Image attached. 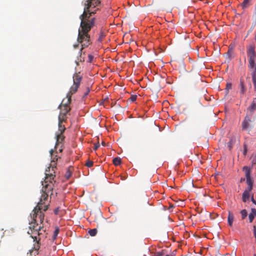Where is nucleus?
<instances>
[{
    "mask_svg": "<svg viewBox=\"0 0 256 256\" xmlns=\"http://www.w3.org/2000/svg\"><path fill=\"white\" fill-rule=\"evenodd\" d=\"M43 186L41 190L42 196H40L39 202L37 206L34 208L32 212L30 214V218L32 220L30 222L29 228L31 232L28 231V234H31L32 238L34 239V241L36 242V243L34 244V248L32 250H30V253H32L33 250L38 251L40 248V243L39 238H38L36 236H33V234L40 235V231L42 228V226H38L37 223V218L39 219V221L42 224L44 220V214L42 212H46L48 207V196L52 194V192L54 188V184H42Z\"/></svg>",
    "mask_w": 256,
    "mask_h": 256,
    "instance_id": "obj_1",
    "label": "nucleus"
},
{
    "mask_svg": "<svg viewBox=\"0 0 256 256\" xmlns=\"http://www.w3.org/2000/svg\"><path fill=\"white\" fill-rule=\"evenodd\" d=\"M100 4V0H86L84 2V10L80 16L81 22L78 37V42L82 46L80 51V54L84 48L88 47L92 43L88 32L94 26L96 18L91 16L96 12L99 8L93 9Z\"/></svg>",
    "mask_w": 256,
    "mask_h": 256,
    "instance_id": "obj_2",
    "label": "nucleus"
},
{
    "mask_svg": "<svg viewBox=\"0 0 256 256\" xmlns=\"http://www.w3.org/2000/svg\"><path fill=\"white\" fill-rule=\"evenodd\" d=\"M66 120V114H64L60 113L58 116V130L56 134V144H60L64 142L65 138L63 134V132L66 130L64 125L63 124V122Z\"/></svg>",
    "mask_w": 256,
    "mask_h": 256,
    "instance_id": "obj_3",
    "label": "nucleus"
},
{
    "mask_svg": "<svg viewBox=\"0 0 256 256\" xmlns=\"http://www.w3.org/2000/svg\"><path fill=\"white\" fill-rule=\"evenodd\" d=\"M56 163L55 161V158H53V160H52L50 166L48 167L46 170V176L44 182H42V184H52L54 185L56 181L54 180L56 177L55 175V169L56 168Z\"/></svg>",
    "mask_w": 256,
    "mask_h": 256,
    "instance_id": "obj_4",
    "label": "nucleus"
},
{
    "mask_svg": "<svg viewBox=\"0 0 256 256\" xmlns=\"http://www.w3.org/2000/svg\"><path fill=\"white\" fill-rule=\"evenodd\" d=\"M82 80V76L80 74V72H76L74 74L73 76V82L74 86H71L70 88V90H71V92L76 93L78 88L80 86V84Z\"/></svg>",
    "mask_w": 256,
    "mask_h": 256,
    "instance_id": "obj_5",
    "label": "nucleus"
},
{
    "mask_svg": "<svg viewBox=\"0 0 256 256\" xmlns=\"http://www.w3.org/2000/svg\"><path fill=\"white\" fill-rule=\"evenodd\" d=\"M246 117L255 120L256 118V100H254L250 105L248 108Z\"/></svg>",
    "mask_w": 256,
    "mask_h": 256,
    "instance_id": "obj_6",
    "label": "nucleus"
},
{
    "mask_svg": "<svg viewBox=\"0 0 256 256\" xmlns=\"http://www.w3.org/2000/svg\"><path fill=\"white\" fill-rule=\"evenodd\" d=\"M254 120L252 118L247 117L244 118V120L242 124V130L247 131L249 132L253 128L252 122Z\"/></svg>",
    "mask_w": 256,
    "mask_h": 256,
    "instance_id": "obj_7",
    "label": "nucleus"
},
{
    "mask_svg": "<svg viewBox=\"0 0 256 256\" xmlns=\"http://www.w3.org/2000/svg\"><path fill=\"white\" fill-rule=\"evenodd\" d=\"M247 54L249 58V64H253L254 62L256 57V52H255V47L252 44H250L247 48Z\"/></svg>",
    "mask_w": 256,
    "mask_h": 256,
    "instance_id": "obj_8",
    "label": "nucleus"
},
{
    "mask_svg": "<svg viewBox=\"0 0 256 256\" xmlns=\"http://www.w3.org/2000/svg\"><path fill=\"white\" fill-rule=\"evenodd\" d=\"M62 150V145H55L54 149L50 150L52 160H53V158H55V161H57L60 156L55 154H58V152H61Z\"/></svg>",
    "mask_w": 256,
    "mask_h": 256,
    "instance_id": "obj_9",
    "label": "nucleus"
},
{
    "mask_svg": "<svg viewBox=\"0 0 256 256\" xmlns=\"http://www.w3.org/2000/svg\"><path fill=\"white\" fill-rule=\"evenodd\" d=\"M74 93L71 92V90H70L69 92L68 93L66 96L65 98L63 99L62 102L60 105L62 106L68 107L70 104L71 102V98L73 94Z\"/></svg>",
    "mask_w": 256,
    "mask_h": 256,
    "instance_id": "obj_10",
    "label": "nucleus"
},
{
    "mask_svg": "<svg viewBox=\"0 0 256 256\" xmlns=\"http://www.w3.org/2000/svg\"><path fill=\"white\" fill-rule=\"evenodd\" d=\"M249 68L252 70V80L256 79V64L253 62V64H249Z\"/></svg>",
    "mask_w": 256,
    "mask_h": 256,
    "instance_id": "obj_11",
    "label": "nucleus"
},
{
    "mask_svg": "<svg viewBox=\"0 0 256 256\" xmlns=\"http://www.w3.org/2000/svg\"><path fill=\"white\" fill-rule=\"evenodd\" d=\"M242 170L245 173V176L246 179L248 178H250V174H251V169L250 167L248 166H244L242 168Z\"/></svg>",
    "mask_w": 256,
    "mask_h": 256,
    "instance_id": "obj_12",
    "label": "nucleus"
},
{
    "mask_svg": "<svg viewBox=\"0 0 256 256\" xmlns=\"http://www.w3.org/2000/svg\"><path fill=\"white\" fill-rule=\"evenodd\" d=\"M251 190H246L243 194H242V201L244 202H247L248 200H249V198H250V192Z\"/></svg>",
    "mask_w": 256,
    "mask_h": 256,
    "instance_id": "obj_13",
    "label": "nucleus"
},
{
    "mask_svg": "<svg viewBox=\"0 0 256 256\" xmlns=\"http://www.w3.org/2000/svg\"><path fill=\"white\" fill-rule=\"evenodd\" d=\"M239 87L240 90V93L242 94H244L246 90L244 85V80L242 78L240 79Z\"/></svg>",
    "mask_w": 256,
    "mask_h": 256,
    "instance_id": "obj_14",
    "label": "nucleus"
},
{
    "mask_svg": "<svg viewBox=\"0 0 256 256\" xmlns=\"http://www.w3.org/2000/svg\"><path fill=\"white\" fill-rule=\"evenodd\" d=\"M234 216L232 212H229L228 217V224L230 226H232V222L234 221Z\"/></svg>",
    "mask_w": 256,
    "mask_h": 256,
    "instance_id": "obj_15",
    "label": "nucleus"
},
{
    "mask_svg": "<svg viewBox=\"0 0 256 256\" xmlns=\"http://www.w3.org/2000/svg\"><path fill=\"white\" fill-rule=\"evenodd\" d=\"M59 108L60 109V113L64 114H66L70 110V108L68 107H65V106L62 107V105H60L59 106Z\"/></svg>",
    "mask_w": 256,
    "mask_h": 256,
    "instance_id": "obj_16",
    "label": "nucleus"
},
{
    "mask_svg": "<svg viewBox=\"0 0 256 256\" xmlns=\"http://www.w3.org/2000/svg\"><path fill=\"white\" fill-rule=\"evenodd\" d=\"M246 184L248 185V190H252V188L253 183H254L253 180L251 178H246Z\"/></svg>",
    "mask_w": 256,
    "mask_h": 256,
    "instance_id": "obj_17",
    "label": "nucleus"
},
{
    "mask_svg": "<svg viewBox=\"0 0 256 256\" xmlns=\"http://www.w3.org/2000/svg\"><path fill=\"white\" fill-rule=\"evenodd\" d=\"M122 160L120 158L118 157L115 158L113 159V164L114 166H118L121 164Z\"/></svg>",
    "mask_w": 256,
    "mask_h": 256,
    "instance_id": "obj_18",
    "label": "nucleus"
},
{
    "mask_svg": "<svg viewBox=\"0 0 256 256\" xmlns=\"http://www.w3.org/2000/svg\"><path fill=\"white\" fill-rule=\"evenodd\" d=\"M251 0H244L241 4L242 8H246L250 6V2Z\"/></svg>",
    "mask_w": 256,
    "mask_h": 256,
    "instance_id": "obj_19",
    "label": "nucleus"
},
{
    "mask_svg": "<svg viewBox=\"0 0 256 256\" xmlns=\"http://www.w3.org/2000/svg\"><path fill=\"white\" fill-rule=\"evenodd\" d=\"M97 230L96 228L90 229L88 231L90 235L92 236H95L97 234Z\"/></svg>",
    "mask_w": 256,
    "mask_h": 256,
    "instance_id": "obj_20",
    "label": "nucleus"
},
{
    "mask_svg": "<svg viewBox=\"0 0 256 256\" xmlns=\"http://www.w3.org/2000/svg\"><path fill=\"white\" fill-rule=\"evenodd\" d=\"M232 88V84L230 82H227L226 84V88H225L226 94H228L229 90Z\"/></svg>",
    "mask_w": 256,
    "mask_h": 256,
    "instance_id": "obj_21",
    "label": "nucleus"
},
{
    "mask_svg": "<svg viewBox=\"0 0 256 256\" xmlns=\"http://www.w3.org/2000/svg\"><path fill=\"white\" fill-rule=\"evenodd\" d=\"M60 232V229L58 228H56L54 232V234H53V236H52V239L53 240H54L56 239V237H57V236L58 234Z\"/></svg>",
    "mask_w": 256,
    "mask_h": 256,
    "instance_id": "obj_22",
    "label": "nucleus"
},
{
    "mask_svg": "<svg viewBox=\"0 0 256 256\" xmlns=\"http://www.w3.org/2000/svg\"><path fill=\"white\" fill-rule=\"evenodd\" d=\"M240 214L242 215V220L244 219L246 217L248 214L246 210H241Z\"/></svg>",
    "mask_w": 256,
    "mask_h": 256,
    "instance_id": "obj_23",
    "label": "nucleus"
},
{
    "mask_svg": "<svg viewBox=\"0 0 256 256\" xmlns=\"http://www.w3.org/2000/svg\"><path fill=\"white\" fill-rule=\"evenodd\" d=\"M70 168H68L66 173V177L68 179L69 178L72 176V172H70Z\"/></svg>",
    "mask_w": 256,
    "mask_h": 256,
    "instance_id": "obj_24",
    "label": "nucleus"
},
{
    "mask_svg": "<svg viewBox=\"0 0 256 256\" xmlns=\"http://www.w3.org/2000/svg\"><path fill=\"white\" fill-rule=\"evenodd\" d=\"M94 164V162L92 161L91 160H88L86 162V166L88 168L92 167Z\"/></svg>",
    "mask_w": 256,
    "mask_h": 256,
    "instance_id": "obj_25",
    "label": "nucleus"
},
{
    "mask_svg": "<svg viewBox=\"0 0 256 256\" xmlns=\"http://www.w3.org/2000/svg\"><path fill=\"white\" fill-rule=\"evenodd\" d=\"M164 251L162 250L161 252H157L154 256H164Z\"/></svg>",
    "mask_w": 256,
    "mask_h": 256,
    "instance_id": "obj_26",
    "label": "nucleus"
},
{
    "mask_svg": "<svg viewBox=\"0 0 256 256\" xmlns=\"http://www.w3.org/2000/svg\"><path fill=\"white\" fill-rule=\"evenodd\" d=\"M136 98H137V96L136 95H132L130 97V98H129V100L132 102H134L136 100Z\"/></svg>",
    "mask_w": 256,
    "mask_h": 256,
    "instance_id": "obj_27",
    "label": "nucleus"
},
{
    "mask_svg": "<svg viewBox=\"0 0 256 256\" xmlns=\"http://www.w3.org/2000/svg\"><path fill=\"white\" fill-rule=\"evenodd\" d=\"M254 218V214L250 213L248 216V218L250 222H252L253 221Z\"/></svg>",
    "mask_w": 256,
    "mask_h": 256,
    "instance_id": "obj_28",
    "label": "nucleus"
},
{
    "mask_svg": "<svg viewBox=\"0 0 256 256\" xmlns=\"http://www.w3.org/2000/svg\"><path fill=\"white\" fill-rule=\"evenodd\" d=\"M247 151H248L247 147H246V145H244V150H242V154L244 156H246V154Z\"/></svg>",
    "mask_w": 256,
    "mask_h": 256,
    "instance_id": "obj_29",
    "label": "nucleus"
},
{
    "mask_svg": "<svg viewBox=\"0 0 256 256\" xmlns=\"http://www.w3.org/2000/svg\"><path fill=\"white\" fill-rule=\"evenodd\" d=\"M93 59H94V56H92L91 54H89L88 56V62H92Z\"/></svg>",
    "mask_w": 256,
    "mask_h": 256,
    "instance_id": "obj_30",
    "label": "nucleus"
},
{
    "mask_svg": "<svg viewBox=\"0 0 256 256\" xmlns=\"http://www.w3.org/2000/svg\"><path fill=\"white\" fill-rule=\"evenodd\" d=\"M90 92V88L89 87H87L86 91V92H84V97L86 96Z\"/></svg>",
    "mask_w": 256,
    "mask_h": 256,
    "instance_id": "obj_31",
    "label": "nucleus"
},
{
    "mask_svg": "<svg viewBox=\"0 0 256 256\" xmlns=\"http://www.w3.org/2000/svg\"><path fill=\"white\" fill-rule=\"evenodd\" d=\"M252 214H254V216H256V209L252 208Z\"/></svg>",
    "mask_w": 256,
    "mask_h": 256,
    "instance_id": "obj_32",
    "label": "nucleus"
},
{
    "mask_svg": "<svg viewBox=\"0 0 256 256\" xmlns=\"http://www.w3.org/2000/svg\"><path fill=\"white\" fill-rule=\"evenodd\" d=\"M104 36V35L103 33H101L100 36L98 40H101Z\"/></svg>",
    "mask_w": 256,
    "mask_h": 256,
    "instance_id": "obj_33",
    "label": "nucleus"
},
{
    "mask_svg": "<svg viewBox=\"0 0 256 256\" xmlns=\"http://www.w3.org/2000/svg\"><path fill=\"white\" fill-rule=\"evenodd\" d=\"M100 146V145H94V150H97L99 148Z\"/></svg>",
    "mask_w": 256,
    "mask_h": 256,
    "instance_id": "obj_34",
    "label": "nucleus"
},
{
    "mask_svg": "<svg viewBox=\"0 0 256 256\" xmlns=\"http://www.w3.org/2000/svg\"><path fill=\"white\" fill-rule=\"evenodd\" d=\"M59 212V208H56L55 210H54V213L56 214H58V212Z\"/></svg>",
    "mask_w": 256,
    "mask_h": 256,
    "instance_id": "obj_35",
    "label": "nucleus"
},
{
    "mask_svg": "<svg viewBox=\"0 0 256 256\" xmlns=\"http://www.w3.org/2000/svg\"><path fill=\"white\" fill-rule=\"evenodd\" d=\"M252 202L253 203H254L256 204V202L255 200H254L253 196L252 197Z\"/></svg>",
    "mask_w": 256,
    "mask_h": 256,
    "instance_id": "obj_36",
    "label": "nucleus"
},
{
    "mask_svg": "<svg viewBox=\"0 0 256 256\" xmlns=\"http://www.w3.org/2000/svg\"><path fill=\"white\" fill-rule=\"evenodd\" d=\"M254 235H255L256 233V227L255 226H254Z\"/></svg>",
    "mask_w": 256,
    "mask_h": 256,
    "instance_id": "obj_37",
    "label": "nucleus"
},
{
    "mask_svg": "<svg viewBox=\"0 0 256 256\" xmlns=\"http://www.w3.org/2000/svg\"><path fill=\"white\" fill-rule=\"evenodd\" d=\"M244 180H245V178H241L240 182H244Z\"/></svg>",
    "mask_w": 256,
    "mask_h": 256,
    "instance_id": "obj_38",
    "label": "nucleus"
},
{
    "mask_svg": "<svg viewBox=\"0 0 256 256\" xmlns=\"http://www.w3.org/2000/svg\"><path fill=\"white\" fill-rule=\"evenodd\" d=\"M164 256H174V254H172V255L170 256V255H168V254H166V255H164Z\"/></svg>",
    "mask_w": 256,
    "mask_h": 256,
    "instance_id": "obj_39",
    "label": "nucleus"
},
{
    "mask_svg": "<svg viewBox=\"0 0 256 256\" xmlns=\"http://www.w3.org/2000/svg\"><path fill=\"white\" fill-rule=\"evenodd\" d=\"M78 45H74V48H78Z\"/></svg>",
    "mask_w": 256,
    "mask_h": 256,
    "instance_id": "obj_40",
    "label": "nucleus"
},
{
    "mask_svg": "<svg viewBox=\"0 0 256 256\" xmlns=\"http://www.w3.org/2000/svg\"><path fill=\"white\" fill-rule=\"evenodd\" d=\"M101 144H106V143L102 140V142H101Z\"/></svg>",
    "mask_w": 256,
    "mask_h": 256,
    "instance_id": "obj_41",
    "label": "nucleus"
},
{
    "mask_svg": "<svg viewBox=\"0 0 256 256\" xmlns=\"http://www.w3.org/2000/svg\"><path fill=\"white\" fill-rule=\"evenodd\" d=\"M94 144H100V142H98L97 143L96 142H94Z\"/></svg>",
    "mask_w": 256,
    "mask_h": 256,
    "instance_id": "obj_42",
    "label": "nucleus"
},
{
    "mask_svg": "<svg viewBox=\"0 0 256 256\" xmlns=\"http://www.w3.org/2000/svg\"><path fill=\"white\" fill-rule=\"evenodd\" d=\"M232 148V146H231V145H230V146H229V149H230V150H231V148Z\"/></svg>",
    "mask_w": 256,
    "mask_h": 256,
    "instance_id": "obj_43",
    "label": "nucleus"
},
{
    "mask_svg": "<svg viewBox=\"0 0 256 256\" xmlns=\"http://www.w3.org/2000/svg\"><path fill=\"white\" fill-rule=\"evenodd\" d=\"M76 62L77 66H78L79 64V63L78 62L76 61Z\"/></svg>",
    "mask_w": 256,
    "mask_h": 256,
    "instance_id": "obj_44",
    "label": "nucleus"
},
{
    "mask_svg": "<svg viewBox=\"0 0 256 256\" xmlns=\"http://www.w3.org/2000/svg\"><path fill=\"white\" fill-rule=\"evenodd\" d=\"M250 88H252V85H251V84L250 83Z\"/></svg>",
    "mask_w": 256,
    "mask_h": 256,
    "instance_id": "obj_45",
    "label": "nucleus"
},
{
    "mask_svg": "<svg viewBox=\"0 0 256 256\" xmlns=\"http://www.w3.org/2000/svg\"><path fill=\"white\" fill-rule=\"evenodd\" d=\"M230 51L228 50V53H227V54H230Z\"/></svg>",
    "mask_w": 256,
    "mask_h": 256,
    "instance_id": "obj_46",
    "label": "nucleus"
}]
</instances>
